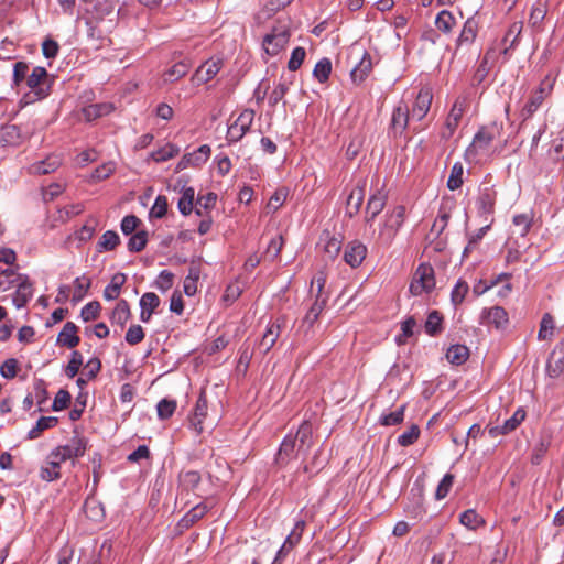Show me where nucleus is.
<instances>
[{"instance_id":"16","label":"nucleus","mask_w":564,"mask_h":564,"mask_svg":"<svg viewBox=\"0 0 564 564\" xmlns=\"http://www.w3.org/2000/svg\"><path fill=\"white\" fill-rule=\"evenodd\" d=\"M387 204V195L376 191L368 199L365 210V223L372 226L376 217L383 210Z\"/></svg>"},{"instance_id":"17","label":"nucleus","mask_w":564,"mask_h":564,"mask_svg":"<svg viewBox=\"0 0 564 564\" xmlns=\"http://www.w3.org/2000/svg\"><path fill=\"white\" fill-rule=\"evenodd\" d=\"M367 247L359 240L350 241L344 252V260L351 268H358L367 256Z\"/></svg>"},{"instance_id":"44","label":"nucleus","mask_w":564,"mask_h":564,"mask_svg":"<svg viewBox=\"0 0 564 564\" xmlns=\"http://www.w3.org/2000/svg\"><path fill=\"white\" fill-rule=\"evenodd\" d=\"M443 316L438 311H432L426 318L424 328L425 333L430 336H436L438 335L443 327Z\"/></svg>"},{"instance_id":"47","label":"nucleus","mask_w":564,"mask_h":564,"mask_svg":"<svg viewBox=\"0 0 564 564\" xmlns=\"http://www.w3.org/2000/svg\"><path fill=\"white\" fill-rule=\"evenodd\" d=\"M464 166L460 162H456L451 170L448 180H447V187L451 191H456L462 187L464 180Z\"/></svg>"},{"instance_id":"3","label":"nucleus","mask_w":564,"mask_h":564,"mask_svg":"<svg viewBox=\"0 0 564 564\" xmlns=\"http://www.w3.org/2000/svg\"><path fill=\"white\" fill-rule=\"evenodd\" d=\"M405 219V207L403 205L395 206L384 216V221L379 227L378 239L381 243L389 246L397 237L400 228Z\"/></svg>"},{"instance_id":"25","label":"nucleus","mask_w":564,"mask_h":564,"mask_svg":"<svg viewBox=\"0 0 564 564\" xmlns=\"http://www.w3.org/2000/svg\"><path fill=\"white\" fill-rule=\"evenodd\" d=\"M210 507L206 503L200 502L193 507L188 512L184 514V517L178 521V528L182 530H187L192 525H194L197 521L204 518V516L209 511Z\"/></svg>"},{"instance_id":"46","label":"nucleus","mask_w":564,"mask_h":564,"mask_svg":"<svg viewBox=\"0 0 564 564\" xmlns=\"http://www.w3.org/2000/svg\"><path fill=\"white\" fill-rule=\"evenodd\" d=\"M84 512L87 518L93 521H101L105 518V510L102 505L95 499H86L84 503Z\"/></svg>"},{"instance_id":"63","label":"nucleus","mask_w":564,"mask_h":564,"mask_svg":"<svg viewBox=\"0 0 564 564\" xmlns=\"http://www.w3.org/2000/svg\"><path fill=\"white\" fill-rule=\"evenodd\" d=\"M305 525L306 523L304 520H299L295 522L294 528L292 529V531L284 541L288 544V546L294 549V546L299 544L305 530Z\"/></svg>"},{"instance_id":"49","label":"nucleus","mask_w":564,"mask_h":564,"mask_svg":"<svg viewBox=\"0 0 564 564\" xmlns=\"http://www.w3.org/2000/svg\"><path fill=\"white\" fill-rule=\"evenodd\" d=\"M546 7L540 2L533 4L530 17L529 24L536 30H542V23L546 15Z\"/></svg>"},{"instance_id":"52","label":"nucleus","mask_w":564,"mask_h":564,"mask_svg":"<svg viewBox=\"0 0 564 564\" xmlns=\"http://www.w3.org/2000/svg\"><path fill=\"white\" fill-rule=\"evenodd\" d=\"M23 275L12 269H6L0 272V290L8 291L15 286Z\"/></svg>"},{"instance_id":"29","label":"nucleus","mask_w":564,"mask_h":564,"mask_svg":"<svg viewBox=\"0 0 564 564\" xmlns=\"http://www.w3.org/2000/svg\"><path fill=\"white\" fill-rule=\"evenodd\" d=\"M63 460L52 457V452L47 455L45 465L40 469V477L45 481H54L61 478V464Z\"/></svg>"},{"instance_id":"1","label":"nucleus","mask_w":564,"mask_h":564,"mask_svg":"<svg viewBox=\"0 0 564 564\" xmlns=\"http://www.w3.org/2000/svg\"><path fill=\"white\" fill-rule=\"evenodd\" d=\"M558 73L549 72L534 88L525 104L521 109V117L525 120L532 117L543 105V102L551 97Z\"/></svg>"},{"instance_id":"8","label":"nucleus","mask_w":564,"mask_h":564,"mask_svg":"<svg viewBox=\"0 0 564 564\" xmlns=\"http://www.w3.org/2000/svg\"><path fill=\"white\" fill-rule=\"evenodd\" d=\"M467 107V96H459L456 98L446 118L444 130L441 132L442 139L448 140L453 137Z\"/></svg>"},{"instance_id":"38","label":"nucleus","mask_w":564,"mask_h":564,"mask_svg":"<svg viewBox=\"0 0 564 564\" xmlns=\"http://www.w3.org/2000/svg\"><path fill=\"white\" fill-rule=\"evenodd\" d=\"M455 25H456V19L451 11L442 10L436 15L435 26L442 33H444V34L452 33Z\"/></svg>"},{"instance_id":"9","label":"nucleus","mask_w":564,"mask_h":564,"mask_svg":"<svg viewBox=\"0 0 564 564\" xmlns=\"http://www.w3.org/2000/svg\"><path fill=\"white\" fill-rule=\"evenodd\" d=\"M291 37L290 30L285 26H276L263 37V48L270 56L278 55L289 43Z\"/></svg>"},{"instance_id":"55","label":"nucleus","mask_w":564,"mask_h":564,"mask_svg":"<svg viewBox=\"0 0 564 564\" xmlns=\"http://www.w3.org/2000/svg\"><path fill=\"white\" fill-rule=\"evenodd\" d=\"M147 242L148 232L145 230H139L130 237L127 247L130 252H140L145 248Z\"/></svg>"},{"instance_id":"19","label":"nucleus","mask_w":564,"mask_h":564,"mask_svg":"<svg viewBox=\"0 0 564 564\" xmlns=\"http://www.w3.org/2000/svg\"><path fill=\"white\" fill-rule=\"evenodd\" d=\"M373 67L371 55L364 51L358 64L350 72V79L354 84L360 85L369 76Z\"/></svg>"},{"instance_id":"48","label":"nucleus","mask_w":564,"mask_h":564,"mask_svg":"<svg viewBox=\"0 0 564 564\" xmlns=\"http://www.w3.org/2000/svg\"><path fill=\"white\" fill-rule=\"evenodd\" d=\"M330 73H332V62L327 57L319 59L313 69V76L321 84H324L328 80Z\"/></svg>"},{"instance_id":"32","label":"nucleus","mask_w":564,"mask_h":564,"mask_svg":"<svg viewBox=\"0 0 564 564\" xmlns=\"http://www.w3.org/2000/svg\"><path fill=\"white\" fill-rule=\"evenodd\" d=\"M365 197V187L356 186L347 198L346 216L354 218L360 210Z\"/></svg>"},{"instance_id":"6","label":"nucleus","mask_w":564,"mask_h":564,"mask_svg":"<svg viewBox=\"0 0 564 564\" xmlns=\"http://www.w3.org/2000/svg\"><path fill=\"white\" fill-rule=\"evenodd\" d=\"M87 440L75 433V435L65 445H59L52 451V457L66 462L84 456L87 449Z\"/></svg>"},{"instance_id":"59","label":"nucleus","mask_w":564,"mask_h":564,"mask_svg":"<svg viewBox=\"0 0 564 564\" xmlns=\"http://www.w3.org/2000/svg\"><path fill=\"white\" fill-rule=\"evenodd\" d=\"M322 240L325 242L324 251L328 256V258H336L341 249V241L336 237L329 236V234H326L325 237L322 238Z\"/></svg>"},{"instance_id":"56","label":"nucleus","mask_w":564,"mask_h":564,"mask_svg":"<svg viewBox=\"0 0 564 564\" xmlns=\"http://www.w3.org/2000/svg\"><path fill=\"white\" fill-rule=\"evenodd\" d=\"M199 279V268L192 265L188 270V274L184 280V292L186 295L192 296L197 291V281Z\"/></svg>"},{"instance_id":"4","label":"nucleus","mask_w":564,"mask_h":564,"mask_svg":"<svg viewBox=\"0 0 564 564\" xmlns=\"http://www.w3.org/2000/svg\"><path fill=\"white\" fill-rule=\"evenodd\" d=\"M497 197L498 193L494 184H490L488 181H484L479 185L475 205L478 216L484 218L485 221H488L490 216L494 215Z\"/></svg>"},{"instance_id":"42","label":"nucleus","mask_w":564,"mask_h":564,"mask_svg":"<svg viewBox=\"0 0 564 564\" xmlns=\"http://www.w3.org/2000/svg\"><path fill=\"white\" fill-rule=\"evenodd\" d=\"M555 324L554 318L550 313H544L540 322V329L538 333L539 340H551L554 335Z\"/></svg>"},{"instance_id":"57","label":"nucleus","mask_w":564,"mask_h":564,"mask_svg":"<svg viewBox=\"0 0 564 564\" xmlns=\"http://www.w3.org/2000/svg\"><path fill=\"white\" fill-rule=\"evenodd\" d=\"M469 291V285L466 281L459 279L455 286L453 288L451 292V301L454 306H457L463 303L465 300L467 293Z\"/></svg>"},{"instance_id":"14","label":"nucleus","mask_w":564,"mask_h":564,"mask_svg":"<svg viewBox=\"0 0 564 564\" xmlns=\"http://www.w3.org/2000/svg\"><path fill=\"white\" fill-rule=\"evenodd\" d=\"M221 57H212L203 63L195 72L192 80L197 85L206 84L212 80L223 67Z\"/></svg>"},{"instance_id":"27","label":"nucleus","mask_w":564,"mask_h":564,"mask_svg":"<svg viewBox=\"0 0 564 564\" xmlns=\"http://www.w3.org/2000/svg\"><path fill=\"white\" fill-rule=\"evenodd\" d=\"M478 29V21L475 19V17H469L463 25L460 34L456 40V45L462 46L465 44H473L477 37Z\"/></svg>"},{"instance_id":"20","label":"nucleus","mask_w":564,"mask_h":564,"mask_svg":"<svg viewBox=\"0 0 564 564\" xmlns=\"http://www.w3.org/2000/svg\"><path fill=\"white\" fill-rule=\"evenodd\" d=\"M522 28V22H513L507 30L501 41V44L503 46L501 50V54L505 56V61H508V58L510 57L509 52L516 48V46L518 45Z\"/></svg>"},{"instance_id":"24","label":"nucleus","mask_w":564,"mask_h":564,"mask_svg":"<svg viewBox=\"0 0 564 564\" xmlns=\"http://www.w3.org/2000/svg\"><path fill=\"white\" fill-rule=\"evenodd\" d=\"M208 402L207 397L204 391H202L196 401V405L194 409V415L191 419V425L193 429L200 434L203 432V420L207 415Z\"/></svg>"},{"instance_id":"37","label":"nucleus","mask_w":564,"mask_h":564,"mask_svg":"<svg viewBox=\"0 0 564 564\" xmlns=\"http://www.w3.org/2000/svg\"><path fill=\"white\" fill-rule=\"evenodd\" d=\"M469 357V349L465 345H452L446 351L447 360L453 365H463Z\"/></svg>"},{"instance_id":"26","label":"nucleus","mask_w":564,"mask_h":564,"mask_svg":"<svg viewBox=\"0 0 564 564\" xmlns=\"http://www.w3.org/2000/svg\"><path fill=\"white\" fill-rule=\"evenodd\" d=\"M327 301V294H315V301L305 314L303 318V325H307L308 328H312L315 322L318 319L321 313L324 311Z\"/></svg>"},{"instance_id":"35","label":"nucleus","mask_w":564,"mask_h":564,"mask_svg":"<svg viewBox=\"0 0 564 564\" xmlns=\"http://www.w3.org/2000/svg\"><path fill=\"white\" fill-rule=\"evenodd\" d=\"M120 243V237L115 230H107L102 234L96 245V250L99 253L115 250Z\"/></svg>"},{"instance_id":"43","label":"nucleus","mask_w":564,"mask_h":564,"mask_svg":"<svg viewBox=\"0 0 564 564\" xmlns=\"http://www.w3.org/2000/svg\"><path fill=\"white\" fill-rule=\"evenodd\" d=\"M459 522L469 530H477L485 524L481 516L474 509H468L459 516Z\"/></svg>"},{"instance_id":"33","label":"nucleus","mask_w":564,"mask_h":564,"mask_svg":"<svg viewBox=\"0 0 564 564\" xmlns=\"http://www.w3.org/2000/svg\"><path fill=\"white\" fill-rule=\"evenodd\" d=\"M127 281V275L121 272H117L112 275L110 283L104 290V297L107 301H112L119 297L121 288Z\"/></svg>"},{"instance_id":"34","label":"nucleus","mask_w":564,"mask_h":564,"mask_svg":"<svg viewBox=\"0 0 564 564\" xmlns=\"http://www.w3.org/2000/svg\"><path fill=\"white\" fill-rule=\"evenodd\" d=\"M281 333L280 324L272 323L268 325L262 338L260 340V348H262L263 354L269 352L272 347L275 345Z\"/></svg>"},{"instance_id":"45","label":"nucleus","mask_w":564,"mask_h":564,"mask_svg":"<svg viewBox=\"0 0 564 564\" xmlns=\"http://www.w3.org/2000/svg\"><path fill=\"white\" fill-rule=\"evenodd\" d=\"M180 153V148L174 143H166L164 147L153 151L151 159L158 163L165 162Z\"/></svg>"},{"instance_id":"53","label":"nucleus","mask_w":564,"mask_h":564,"mask_svg":"<svg viewBox=\"0 0 564 564\" xmlns=\"http://www.w3.org/2000/svg\"><path fill=\"white\" fill-rule=\"evenodd\" d=\"M512 223L514 226L520 228V236L524 237L529 234L532 223H533V213H522L513 216Z\"/></svg>"},{"instance_id":"23","label":"nucleus","mask_w":564,"mask_h":564,"mask_svg":"<svg viewBox=\"0 0 564 564\" xmlns=\"http://www.w3.org/2000/svg\"><path fill=\"white\" fill-rule=\"evenodd\" d=\"M546 371L552 378H556L564 372V343L558 344L552 351Z\"/></svg>"},{"instance_id":"11","label":"nucleus","mask_w":564,"mask_h":564,"mask_svg":"<svg viewBox=\"0 0 564 564\" xmlns=\"http://www.w3.org/2000/svg\"><path fill=\"white\" fill-rule=\"evenodd\" d=\"M212 153V149L208 144H203L195 151L186 153L178 161L175 172H181L187 167H199L207 162Z\"/></svg>"},{"instance_id":"40","label":"nucleus","mask_w":564,"mask_h":564,"mask_svg":"<svg viewBox=\"0 0 564 564\" xmlns=\"http://www.w3.org/2000/svg\"><path fill=\"white\" fill-rule=\"evenodd\" d=\"M494 54H495L494 50H488L485 53L482 59L480 61L477 69L475 70V74L473 76L474 84L479 85L486 79V77L490 70L489 62H490V59L494 58Z\"/></svg>"},{"instance_id":"64","label":"nucleus","mask_w":564,"mask_h":564,"mask_svg":"<svg viewBox=\"0 0 564 564\" xmlns=\"http://www.w3.org/2000/svg\"><path fill=\"white\" fill-rule=\"evenodd\" d=\"M156 410H158V416L161 420H167L173 415V413L176 410V401L169 400V399H162L158 403Z\"/></svg>"},{"instance_id":"51","label":"nucleus","mask_w":564,"mask_h":564,"mask_svg":"<svg viewBox=\"0 0 564 564\" xmlns=\"http://www.w3.org/2000/svg\"><path fill=\"white\" fill-rule=\"evenodd\" d=\"M180 485L185 490H194L200 482V474L196 470H187L180 474Z\"/></svg>"},{"instance_id":"12","label":"nucleus","mask_w":564,"mask_h":564,"mask_svg":"<svg viewBox=\"0 0 564 564\" xmlns=\"http://www.w3.org/2000/svg\"><path fill=\"white\" fill-rule=\"evenodd\" d=\"M480 324L494 326L496 329H505L509 324V316L502 306L484 308L480 314Z\"/></svg>"},{"instance_id":"10","label":"nucleus","mask_w":564,"mask_h":564,"mask_svg":"<svg viewBox=\"0 0 564 564\" xmlns=\"http://www.w3.org/2000/svg\"><path fill=\"white\" fill-rule=\"evenodd\" d=\"M410 117L408 104L404 100H400L392 111L389 134L393 138L401 137L409 127Z\"/></svg>"},{"instance_id":"30","label":"nucleus","mask_w":564,"mask_h":564,"mask_svg":"<svg viewBox=\"0 0 564 564\" xmlns=\"http://www.w3.org/2000/svg\"><path fill=\"white\" fill-rule=\"evenodd\" d=\"M115 107L110 102L91 104L83 108V116L86 121L90 122L111 113Z\"/></svg>"},{"instance_id":"36","label":"nucleus","mask_w":564,"mask_h":564,"mask_svg":"<svg viewBox=\"0 0 564 564\" xmlns=\"http://www.w3.org/2000/svg\"><path fill=\"white\" fill-rule=\"evenodd\" d=\"M130 316L131 312L129 303L121 299L118 301L116 307L113 308L110 319L112 323L118 324L120 327H124Z\"/></svg>"},{"instance_id":"41","label":"nucleus","mask_w":564,"mask_h":564,"mask_svg":"<svg viewBox=\"0 0 564 564\" xmlns=\"http://www.w3.org/2000/svg\"><path fill=\"white\" fill-rule=\"evenodd\" d=\"M189 68L191 66L188 63L183 61L177 62L163 74V79L165 83H174L184 77L188 73Z\"/></svg>"},{"instance_id":"62","label":"nucleus","mask_w":564,"mask_h":564,"mask_svg":"<svg viewBox=\"0 0 564 564\" xmlns=\"http://www.w3.org/2000/svg\"><path fill=\"white\" fill-rule=\"evenodd\" d=\"M101 305L98 301L87 303L80 311V317L84 322L95 321L99 317Z\"/></svg>"},{"instance_id":"31","label":"nucleus","mask_w":564,"mask_h":564,"mask_svg":"<svg viewBox=\"0 0 564 564\" xmlns=\"http://www.w3.org/2000/svg\"><path fill=\"white\" fill-rule=\"evenodd\" d=\"M62 164L58 155H48L45 160L35 162L31 165V173L36 175H45L56 171Z\"/></svg>"},{"instance_id":"18","label":"nucleus","mask_w":564,"mask_h":564,"mask_svg":"<svg viewBox=\"0 0 564 564\" xmlns=\"http://www.w3.org/2000/svg\"><path fill=\"white\" fill-rule=\"evenodd\" d=\"M15 286L12 302L17 308H22L33 296V283L28 275H23Z\"/></svg>"},{"instance_id":"28","label":"nucleus","mask_w":564,"mask_h":564,"mask_svg":"<svg viewBox=\"0 0 564 564\" xmlns=\"http://www.w3.org/2000/svg\"><path fill=\"white\" fill-rule=\"evenodd\" d=\"M293 438H295V443L296 442L300 443L299 448H297V454L306 455L313 444L311 423L307 421H304L299 426L296 434L293 435Z\"/></svg>"},{"instance_id":"5","label":"nucleus","mask_w":564,"mask_h":564,"mask_svg":"<svg viewBox=\"0 0 564 564\" xmlns=\"http://www.w3.org/2000/svg\"><path fill=\"white\" fill-rule=\"evenodd\" d=\"M254 116V110L245 109L228 126L226 140L229 144L239 142L250 131Z\"/></svg>"},{"instance_id":"54","label":"nucleus","mask_w":564,"mask_h":564,"mask_svg":"<svg viewBox=\"0 0 564 564\" xmlns=\"http://www.w3.org/2000/svg\"><path fill=\"white\" fill-rule=\"evenodd\" d=\"M91 286V280L85 275L76 278L74 280V295L73 301L79 302L87 294L88 290Z\"/></svg>"},{"instance_id":"22","label":"nucleus","mask_w":564,"mask_h":564,"mask_svg":"<svg viewBox=\"0 0 564 564\" xmlns=\"http://www.w3.org/2000/svg\"><path fill=\"white\" fill-rule=\"evenodd\" d=\"M295 438H293L292 434H288L283 438L275 458L280 467L286 466L294 456L299 455L297 453L295 454Z\"/></svg>"},{"instance_id":"15","label":"nucleus","mask_w":564,"mask_h":564,"mask_svg":"<svg viewBox=\"0 0 564 564\" xmlns=\"http://www.w3.org/2000/svg\"><path fill=\"white\" fill-rule=\"evenodd\" d=\"M494 140L495 131L492 128H480L475 134L471 144L466 149L465 156L467 159L476 156L479 150H486Z\"/></svg>"},{"instance_id":"7","label":"nucleus","mask_w":564,"mask_h":564,"mask_svg":"<svg viewBox=\"0 0 564 564\" xmlns=\"http://www.w3.org/2000/svg\"><path fill=\"white\" fill-rule=\"evenodd\" d=\"M435 288L434 269L430 264L421 263L410 284V292L417 296L423 292L430 293Z\"/></svg>"},{"instance_id":"39","label":"nucleus","mask_w":564,"mask_h":564,"mask_svg":"<svg viewBox=\"0 0 564 564\" xmlns=\"http://www.w3.org/2000/svg\"><path fill=\"white\" fill-rule=\"evenodd\" d=\"M57 423H58V419L55 416H41L37 420L35 426L29 431L28 438L35 440V438L40 437L42 432L56 426Z\"/></svg>"},{"instance_id":"50","label":"nucleus","mask_w":564,"mask_h":564,"mask_svg":"<svg viewBox=\"0 0 564 564\" xmlns=\"http://www.w3.org/2000/svg\"><path fill=\"white\" fill-rule=\"evenodd\" d=\"M195 199V189L193 187H186L183 191L182 197L178 200V210L182 215L187 216L193 210V203Z\"/></svg>"},{"instance_id":"21","label":"nucleus","mask_w":564,"mask_h":564,"mask_svg":"<svg viewBox=\"0 0 564 564\" xmlns=\"http://www.w3.org/2000/svg\"><path fill=\"white\" fill-rule=\"evenodd\" d=\"M78 326L73 322L65 323L63 329L59 332L56 345L67 347L69 349L79 345L80 338L77 335Z\"/></svg>"},{"instance_id":"60","label":"nucleus","mask_w":564,"mask_h":564,"mask_svg":"<svg viewBox=\"0 0 564 564\" xmlns=\"http://www.w3.org/2000/svg\"><path fill=\"white\" fill-rule=\"evenodd\" d=\"M405 405L400 406L397 411L382 414L379 419V423L383 426L398 425L403 422Z\"/></svg>"},{"instance_id":"13","label":"nucleus","mask_w":564,"mask_h":564,"mask_svg":"<svg viewBox=\"0 0 564 564\" xmlns=\"http://www.w3.org/2000/svg\"><path fill=\"white\" fill-rule=\"evenodd\" d=\"M432 100V90L427 87L421 88L410 109L412 120H423L431 109Z\"/></svg>"},{"instance_id":"2","label":"nucleus","mask_w":564,"mask_h":564,"mask_svg":"<svg viewBox=\"0 0 564 564\" xmlns=\"http://www.w3.org/2000/svg\"><path fill=\"white\" fill-rule=\"evenodd\" d=\"M26 86L30 93L24 95L26 102L42 100L51 94L52 80L44 67L36 66L26 78Z\"/></svg>"},{"instance_id":"61","label":"nucleus","mask_w":564,"mask_h":564,"mask_svg":"<svg viewBox=\"0 0 564 564\" xmlns=\"http://www.w3.org/2000/svg\"><path fill=\"white\" fill-rule=\"evenodd\" d=\"M525 415L527 413L522 408L516 410L512 416L506 420L502 424L505 433L509 434L517 430V427L524 421Z\"/></svg>"},{"instance_id":"58","label":"nucleus","mask_w":564,"mask_h":564,"mask_svg":"<svg viewBox=\"0 0 564 564\" xmlns=\"http://www.w3.org/2000/svg\"><path fill=\"white\" fill-rule=\"evenodd\" d=\"M293 83V77L290 80H283L279 83L272 90L269 97L270 106L274 107L278 102H280L284 96L288 94L290 89V85Z\"/></svg>"}]
</instances>
